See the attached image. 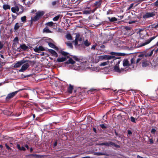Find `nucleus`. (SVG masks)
Listing matches in <instances>:
<instances>
[{"label": "nucleus", "mask_w": 158, "mask_h": 158, "mask_svg": "<svg viewBox=\"0 0 158 158\" xmlns=\"http://www.w3.org/2000/svg\"><path fill=\"white\" fill-rule=\"evenodd\" d=\"M110 54L112 55H107L106 60H109L112 59L113 61L115 57V56L113 55H114L116 56H123L126 55L124 53L116 52H111L110 53Z\"/></svg>", "instance_id": "obj_1"}, {"label": "nucleus", "mask_w": 158, "mask_h": 158, "mask_svg": "<svg viewBox=\"0 0 158 158\" xmlns=\"http://www.w3.org/2000/svg\"><path fill=\"white\" fill-rule=\"evenodd\" d=\"M21 90V89H19V90L8 94L5 99L6 102H9L11 99L14 97Z\"/></svg>", "instance_id": "obj_2"}, {"label": "nucleus", "mask_w": 158, "mask_h": 158, "mask_svg": "<svg viewBox=\"0 0 158 158\" xmlns=\"http://www.w3.org/2000/svg\"><path fill=\"white\" fill-rule=\"evenodd\" d=\"M99 145L103 146L106 145L107 146H114L117 148H119L120 146L118 145L115 144L113 142L111 141H109L106 142L102 143L99 144Z\"/></svg>", "instance_id": "obj_3"}, {"label": "nucleus", "mask_w": 158, "mask_h": 158, "mask_svg": "<svg viewBox=\"0 0 158 158\" xmlns=\"http://www.w3.org/2000/svg\"><path fill=\"white\" fill-rule=\"evenodd\" d=\"M156 12L153 11L152 12H147L143 16V19H147L148 18L153 17L156 14Z\"/></svg>", "instance_id": "obj_4"}, {"label": "nucleus", "mask_w": 158, "mask_h": 158, "mask_svg": "<svg viewBox=\"0 0 158 158\" xmlns=\"http://www.w3.org/2000/svg\"><path fill=\"white\" fill-rule=\"evenodd\" d=\"M21 49H22L23 51L28 50V47L25 44H20V47L17 48V51L19 52H20L21 51Z\"/></svg>", "instance_id": "obj_5"}, {"label": "nucleus", "mask_w": 158, "mask_h": 158, "mask_svg": "<svg viewBox=\"0 0 158 158\" xmlns=\"http://www.w3.org/2000/svg\"><path fill=\"white\" fill-rule=\"evenodd\" d=\"M27 62V61L26 60H22L20 61H18L16 63H15L14 64V65L13 67L14 68H19L21 65H22L24 63H26Z\"/></svg>", "instance_id": "obj_6"}, {"label": "nucleus", "mask_w": 158, "mask_h": 158, "mask_svg": "<svg viewBox=\"0 0 158 158\" xmlns=\"http://www.w3.org/2000/svg\"><path fill=\"white\" fill-rule=\"evenodd\" d=\"M101 4L102 1L101 0H98L95 2L93 4V6L95 7L94 9H95L96 10L97 8H100Z\"/></svg>", "instance_id": "obj_7"}, {"label": "nucleus", "mask_w": 158, "mask_h": 158, "mask_svg": "<svg viewBox=\"0 0 158 158\" xmlns=\"http://www.w3.org/2000/svg\"><path fill=\"white\" fill-rule=\"evenodd\" d=\"M24 64L22 66L21 69L19 70V72H24L29 67V64L28 63Z\"/></svg>", "instance_id": "obj_8"}, {"label": "nucleus", "mask_w": 158, "mask_h": 158, "mask_svg": "<svg viewBox=\"0 0 158 158\" xmlns=\"http://www.w3.org/2000/svg\"><path fill=\"white\" fill-rule=\"evenodd\" d=\"M66 58H69V59L67 61L65 62V64H75V61L73 60L72 58L70 57L69 56H67Z\"/></svg>", "instance_id": "obj_9"}, {"label": "nucleus", "mask_w": 158, "mask_h": 158, "mask_svg": "<svg viewBox=\"0 0 158 158\" xmlns=\"http://www.w3.org/2000/svg\"><path fill=\"white\" fill-rule=\"evenodd\" d=\"M156 36H154L153 37L150 38L148 39L145 42L142 44L141 45V46H143L149 44L152 40H154Z\"/></svg>", "instance_id": "obj_10"}, {"label": "nucleus", "mask_w": 158, "mask_h": 158, "mask_svg": "<svg viewBox=\"0 0 158 158\" xmlns=\"http://www.w3.org/2000/svg\"><path fill=\"white\" fill-rule=\"evenodd\" d=\"M123 65L124 67H129L131 66V64L127 59H125L123 60Z\"/></svg>", "instance_id": "obj_11"}, {"label": "nucleus", "mask_w": 158, "mask_h": 158, "mask_svg": "<svg viewBox=\"0 0 158 158\" xmlns=\"http://www.w3.org/2000/svg\"><path fill=\"white\" fill-rule=\"evenodd\" d=\"M153 51L154 50H152L149 52H148L147 50L144 51L145 52V57H147L151 56L153 53Z\"/></svg>", "instance_id": "obj_12"}, {"label": "nucleus", "mask_w": 158, "mask_h": 158, "mask_svg": "<svg viewBox=\"0 0 158 158\" xmlns=\"http://www.w3.org/2000/svg\"><path fill=\"white\" fill-rule=\"evenodd\" d=\"M48 51L54 56L56 57L58 56V55L55 51L52 49H48Z\"/></svg>", "instance_id": "obj_13"}, {"label": "nucleus", "mask_w": 158, "mask_h": 158, "mask_svg": "<svg viewBox=\"0 0 158 158\" xmlns=\"http://www.w3.org/2000/svg\"><path fill=\"white\" fill-rule=\"evenodd\" d=\"M121 61L120 57H115V59H114V62L115 63H116L115 65H118L120 61Z\"/></svg>", "instance_id": "obj_14"}, {"label": "nucleus", "mask_w": 158, "mask_h": 158, "mask_svg": "<svg viewBox=\"0 0 158 158\" xmlns=\"http://www.w3.org/2000/svg\"><path fill=\"white\" fill-rule=\"evenodd\" d=\"M74 89L73 86L70 84L68 88L67 92L69 94H71L72 93L73 90Z\"/></svg>", "instance_id": "obj_15"}, {"label": "nucleus", "mask_w": 158, "mask_h": 158, "mask_svg": "<svg viewBox=\"0 0 158 158\" xmlns=\"http://www.w3.org/2000/svg\"><path fill=\"white\" fill-rule=\"evenodd\" d=\"M44 13L43 11H38L36 13V15L40 19L44 15Z\"/></svg>", "instance_id": "obj_16"}, {"label": "nucleus", "mask_w": 158, "mask_h": 158, "mask_svg": "<svg viewBox=\"0 0 158 158\" xmlns=\"http://www.w3.org/2000/svg\"><path fill=\"white\" fill-rule=\"evenodd\" d=\"M95 11V9H93L92 10H85L83 12L84 14H89L94 12Z\"/></svg>", "instance_id": "obj_17"}, {"label": "nucleus", "mask_w": 158, "mask_h": 158, "mask_svg": "<svg viewBox=\"0 0 158 158\" xmlns=\"http://www.w3.org/2000/svg\"><path fill=\"white\" fill-rule=\"evenodd\" d=\"M48 44L49 46L52 48H54L56 50H58V48L53 44L51 42H49L48 43Z\"/></svg>", "instance_id": "obj_18"}, {"label": "nucleus", "mask_w": 158, "mask_h": 158, "mask_svg": "<svg viewBox=\"0 0 158 158\" xmlns=\"http://www.w3.org/2000/svg\"><path fill=\"white\" fill-rule=\"evenodd\" d=\"M66 57H62L61 58H58L56 60V61L58 62H61L64 61L66 60Z\"/></svg>", "instance_id": "obj_19"}, {"label": "nucleus", "mask_w": 158, "mask_h": 158, "mask_svg": "<svg viewBox=\"0 0 158 158\" xmlns=\"http://www.w3.org/2000/svg\"><path fill=\"white\" fill-rule=\"evenodd\" d=\"M11 11L14 13L16 12V11L18 12L19 10V7L17 6H15V7H13L11 8Z\"/></svg>", "instance_id": "obj_20"}, {"label": "nucleus", "mask_w": 158, "mask_h": 158, "mask_svg": "<svg viewBox=\"0 0 158 158\" xmlns=\"http://www.w3.org/2000/svg\"><path fill=\"white\" fill-rule=\"evenodd\" d=\"M114 71L115 72L118 73H120L121 72V70L119 68V65H115L114 67Z\"/></svg>", "instance_id": "obj_21"}, {"label": "nucleus", "mask_w": 158, "mask_h": 158, "mask_svg": "<svg viewBox=\"0 0 158 158\" xmlns=\"http://www.w3.org/2000/svg\"><path fill=\"white\" fill-rule=\"evenodd\" d=\"M17 148L20 151H25L26 150V148L22 146L21 147L20 145L19 144H17Z\"/></svg>", "instance_id": "obj_22"}, {"label": "nucleus", "mask_w": 158, "mask_h": 158, "mask_svg": "<svg viewBox=\"0 0 158 158\" xmlns=\"http://www.w3.org/2000/svg\"><path fill=\"white\" fill-rule=\"evenodd\" d=\"M43 32L44 33H50L52 32V31L49 29L48 27H46L44 29Z\"/></svg>", "instance_id": "obj_23"}, {"label": "nucleus", "mask_w": 158, "mask_h": 158, "mask_svg": "<svg viewBox=\"0 0 158 158\" xmlns=\"http://www.w3.org/2000/svg\"><path fill=\"white\" fill-rule=\"evenodd\" d=\"M52 4L54 6H57L59 4V1L58 0L53 1L52 2Z\"/></svg>", "instance_id": "obj_24"}, {"label": "nucleus", "mask_w": 158, "mask_h": 158, "mask_svg": "<svg viewBox=\"0 0 158 158\" xmlns=\"http://www.w3.org/2000/svg\"><path fill=\"white\" fill-rule=\"evenodd\" d=\"M30 156L35 158H41L43 156L42 155L36 154H32L30 155Z\"/></svg>", "instance_id": "obj_25"}, {"label": "nucleus", "mask_w": 158, "mask_h": 158, "mask_svg": "<svg viewBox=\"0 0 158 158\" xmlns=\"http://www.w3.org/2000/svg\"><path fill=\"white\" fill-rule=\"evenodd\" d=\"M3 113L4 114L7 115H11L12 113L7 110H4L3 111Z\"/></svg>", "instance_id": "obj_26"}, {"label": "nucleus", "mask_w": 158, "mask_h": 158, "mask_svg": "<svg viewBox=\"0 0 158 158\" xmlns=\"http://www.w3.org/2000/svg\"><path fill=\"white\" fill-rule=\"evenodd\" d=\"M3 8L4 10H6L7 9H10V6L8 4H4L3 6Z\"/></svg>", "instance_id": "obj_27"}, {"label": "nucleus", "mask_w": 158, "mask_h": 158, "mask_svg": "<svg viewBox=\"0 0 158 158\" xmlns=\"http://www.w3.org/2000/svg\"><path fill=\"white\" fill-rule=\"evenodd\" d=\"M65 43L69 47V48L71 49L73 48V47L72 43L70 41H68L66 42Z\"/></svg>", "instance_id": "obj_28"}, {"label": "nucleus", "mask_w": 158, "mask_h": 158, "mask_svg": "<svg viewBox=\"0 0 158 158\" xmlns=\"http://www.w3.org/2000/svg\"><path fill=\"white\" fill-rule=\"evenodd\" d=\"M110 22H113L117 21V19L115 17H112L110 18V17L108 18Z\"/></svg>", "instance_id": "obj_29"}, {"label": "nucleus", "mask_w": 158, "mask_h": 158, "mask_svg": "<svg viewBox=\"0 0 158 158\" xmlns=\"http://www.w3.org/2000/svg\"><path fill=\"white\" fill-rule=\"evenodd\" d=\"M91 44V43L89 42L88 40H85L84 42V44L86 47L89 46Z\"/></svg>", "instance_id": "obj_30"}, {"label": "nucleus", "mask_w": 158, "mask_h": 158, "mask_svg": "<svg viewBox=\"0 0 158 158\" xmlns=\"http://www.w3.org/2000/svg\"><path fill=\"white\" fill-rule=\"evenodd\" d=\"M66 38L68 40H72V37L71 35L70 34H67L66 35Z\"/></svg>", "instance_id": "obj_31"}, {"label": "nucleus", "mask_w": 158, "mask_h": 158, "mask_svg": "<svg viewBox=\"0 0 158 158\" xmlns=\"http://www.w3.org/2000/svg\"><path fill=\"white\" fill-rule=\"evenodd\" d=\"M107 55H102L99 56V59L101 60L107 59Z\"/></svg>", "instance_id": "obj_32"}, {"label": "nucleus", "mask_w": 158, "mask_h": 158, "mask_svg": "<svg viewBox=\"0 0 158 158\" xmlns=\"http://www.w3.org/2000/svg\"><path fill=\"white\" fill-rule=\"evenodd\" d=\"M60 52L64 56H67L69 54V53L62 50H60Z\"/></svg>", "instance_id": "obj_33"}, {"label": "nucleus", "mask_w": 158, "mask_h": 158, "mask_svg": "<svg viewBox=\"0 0 158 158\" xmlns=\"http://www.w3.org/2000/svg\"><path fill=\"white\" fill-rule=\"evenodd\" d=\"M61 15H57V16H56L54 17L53 18V20L54 21H57L59 19Z\"/></svg>", "instance_id": "obj_34"}, {"label": "nucleus", "mask_w": 158, "mask_h": 158, "mask_svg": "<svg viewBox=\"0 0 158 158\" xmlns=\"http://www.w3.org/2000/svg\"><path fill=\"white\" fill-rule=\"evenodd\" d=\"M39 18L36 15L34 17L31 18V21L35 22L37 21Z\"/></svg>", "instance_id": "obj_35"}, {"label": "nucleus", "mask_w": 158, "mask_h": 158, "mask_svg": "<svg viewBox=\"0 0 158 158\" xmlns=\"http://www.w3.org/2000/svg\"><path fill=\"white\" fill-rule=\"evenodd\" d=\"M149 64L148 63L147 61H144L142 62V65L143 67H146Z\"/></svg>", "instance_id": "obj_36"}, {"label": "nucleus", "mask_w": 158, "mask_h": 158, "mask_svg": "<svg viewBox=\"0 0 158 158\" xmlns=\"http://www.w3.org/2000/svg\"><path fill=\"white\" fill-rule=\"evenodd\" d=\"M19 27L20 26L19 25V23H16L14 26V30L15 31L17 30L19 28Z\"/></svg>", "instance_id": "obj_37"}, {"label": "nucleus", "mask_w": 158, "mask_h": 158, "mask_svg": "<svg viewBox=\"0 0 158 158\" xmlns=\"http://www.w3.org/2000/svg\"><path fill=\"white\" fill-rule=\"evenodd\" d=\"M53 24L54 23L52 21L48 22V23H46L45 24V25L50 27L52 26Z\"/></svg>", "instance_id": "obj_38"}, {"label": "nucleus", "mask_w": 158, "mask_h": 158, "mask_svg": "<svg viewBox=\"0 0 158 158\" xmlns=\"http://www.w3.org/2000/svg\"><path fill=\"white\" fill-rule=\"evenodd\" d=\"M144 56H145V52L144 51L141 52L140 54L138 56V57L142 58Z\"/></svg>", "instance_id": "obj_39"}, {"label": "nucleus", "mask_w": 158, "mask_h": 158, "mask_svg": "<svg viewBox=\"0 0 158 158\" xmlns=\"http://www.w3.org/2000/svg\"><path fill=\"white\" fill-rule=\"evenodd\" d=\"M70 56H71L76 61H80V59L77 57V56H72L71 55H69Z\"/></svg>", "instance_id": "obj_40"}, {"label": "nucleus", "mask_w": 158, "mask_h": 158, "mask_svg": "<svg viewBox=\"0 0 158 158\" xmlns=\"http://www.w3.org/2000/svg\"><path fill=\"white\" fill-rule=\"evenodd\" d=\"M94 154L95 155L97 156L106 155L105 153L100 152H95Z\"/></svg>", "instance_id": "obj_41"}, {"label": "nucleus", "mask_w": 158, "mask_h": 158, "mask_svg": "<svg viewBox=\"0 0 158 158\" xmlns=\"http://www.w3.org/2000/svg\"><path fill=\"white\" fill-rule=\"evenodd\" d=\"M135 58L133 57L131 60V65L135 64Z\"/></svg>", "instance_id": "obj_42"}, {"label": "nucleus", "mask_w": 158, "mask_h": 158, "mask_svg": "<svg viewBox=\"0 0 158 158\" xmlns=\"http://www.w3.org/2000/svg\"><path fill=\"white\" fill-rule=\"evenodd\" d=\"M38 49L39 52L41 51H44L45 50L44 48L42 46H40L38 47Z\"/></svg>", "instance_id": "obj_43"}, {"label": "nucleus", "mask_w": 158, "mask_h": 158, "mask_svg": "<svg viewBox=\"0 0 158 158\" xmlns=\"http://www.w3.org/2000/svg\"><path fill=\"white\" fill-rule=\"evenodd\" d=\"M133 5H134V3H132L131 4H130V6L127 7V11L131 9L132 8V7H133Z\"/></svg>", "instance_id": "obj_44"}, {"label": "nucleus", "mask_w": 158, "mask_h": 158, "mask_svg": "<svg viewBox=\"0 0 158 158\" xmlns=\"http://www.w3.org/2000/svg\"><path fill=\"white\" fill-rule=\"evenodd\" d=\"M96 89H91L89 90L88 91V93H91L93 94L94 93V91L96 90Z\"/></svg>", "instance_id": "obj_45"}, {"label": "nucleus", "mask_w": 158, "mask_h": 158, "mask_svg": "<svg viewBox=\"0 0 158 158\" xmlns=\"http://www.w3.org/2000/svg\"><path fill=\"white\" fill-rule=\"evenodd\" d=\"M131 121L133 123H136L135 118L133 116L131 117Z\"/></svg>", "instance_id": "obj_46"}, {"label": "nucleus", "mask_w": 158, "mask_h": 158, "mask_svg": "<svg viewBox=\"0 0 158 158\" xmlns=\"http://www.w3.org/2000/svg\"><path fill=\"white\" fill-rule=\"evenodd\" d=\"M100 126L103 129H105L107 128L106 126L103 124H100Z\"/></svg>", "instance_id": "obj_47"}, {"label": "nucleus", "mask_w": 158, "mask_h": 158, "mask_svg": "<svg viewBox=\"0 0 158 158\" xmlns=\"http://www.w3.org/2000/svg\"><path fill=\"white\" fill-rule=\"evenodd\" d=\"M26 20V17L25 16H23L21 18V20L22 22H25Z\"/></svg>", "instance_id": "obj_48"}, {"label": "nucleus", "mask_w": 158, "mask_h": 158, "mask_svg": "<svg viewBox=\"0 0 158 158\" xmlns=\"http://www.w3.org/2000/svg\"><path fill=\"white\" fill-rule=\"evenodd\" d=\"M27 62H28L31 65H34L35 63V61H31V60H26Z\"/></svg>", "instance_id": "obj_49"}, {"label": "nucleus", "mask_w": 158, "mask_h": 158, "mask_svg": "<svg viewBox=\"0 0 158 158\" xmlns=\"http://www.w3.org/2000/svg\"><path fill=\"white\" fill-rule=\"evenodd\" d=\"M31 76V74H29V75H24V74H22V77L23 78H25L26 77H30Z\"/></svg>", "instance_id": "obj_50"}, {"label": "nucleus", "mask_w": 158, "mask_h": 158, "mask_svg": "<svg viewBox=\"0 0 158 158\" xmlns=\"http://www.w3.org/2000/svg\"><path fill=\"white\" fill-rule=\"evenodd\" d=\"M113 13V11L111 10H109L106 12V14L108 15Z\"/></svg>", "instance_id": "obj_51"}, {"label": "nucleus", "mask_w": 158, "mask_h": 158, "mask_svg": "<svg viewBox=\"0 0 158 158\" xmlns=\"http://www.w3.org/2000/svg\"><path fill=\"white\" fill-rule=\"evenodd\" d=\"M5 146L6 147V148L8 150H11V148L9 147V145H8L7 143L5 144Z\"/></svg>", "instance_id": "obj_52"}, {"label": "nucleus", "mask_w": 158, "mask_h": 158, "mask_svg": "<svg viewBox=\"0 0 158 158\" xmlns=\"http://www.w3.org/2000/svg\"><path fill=\"white\" fill-rule=\"evenodd\" d=\"M97 44L96 43H95L94 45H93L92 46V47L91 48V49L92 50H95L96 47L97 46Z\"/></svg>", "instance_id": "obj_53"}, {"label": "nucleus", "mask_w": 158, "mask_h": 158, "mask_svg": "<svg viewBox=\"0 0 158 158\" xmlns=\"http://www.w3.org/2000/svg\"><path fill=\"white\" fill-rule=\"evenodd\" d=\"M79 40V41H81V38L79 40H77V39H75V45H77L78 44V40Z\"/></svg>", "instance_id": "obj_54"}, {"label": "nucleus", "mask_w": 158, "mask_h": 158, "mask_svg": "<svg viewBox=\"0 0 158 158\" xmlns=\"http://www.w3.org/2000/svg\"><path fill=\"white\" fill-rule=\"evenodd\" d=\"M107 64V63L106 62H103V63H101L100 64V65L101 66H104L105 65H106Z\"/></svg>", "instance_id": "obj_55"}, {"label": "nucleus", "mask_w": 158, "mask_h": 158, "mask_svg": "<svg viewBox=\"0 0 158 158\" xmlns=\"http://www.w3.org/2000/svg\"><path fill=\"white\" fill-rule=\"evenodd\" d=\"M80 34L79 33H76V36L75 37V39H77L79 40V38L80 37Z\"/></svg>", "instance_id": "obj_56"}, {"label": "nucleus", "mask_w": 158, "mask_h": 158, "mask_svg": "<svg viewBox=\"0 0 158 158\" xmlns=\"http://www.w3.org/2000/svg\"><path fill=\"white\" fill-rule=\"evenodd\" d=\"M142 58H140L139 57V58H138L136 60V64H137V65L138 64L139 62L142 60Z\"/></svg>", "instance_id": "obj_57"}, {"label": "nucleus", "mask_w": 158, "mask_h": 158, "mask_svg": "<svg viewBox=\"0 0 158 158\" xmlns=\"http://www.w3.org/2000/svg\"><path fill=\"white\" fill-rule=\"evenodd\" d=\"M34 51L38 53H39L40 52L39 51V50L38 49V48H37V47H36L34 49Z\"/></svg>", "instance_id": "obj_58"}, {"label": "nucleus", "mask_w": 158, "mask_h": 158, "mask_svg": "<svg viewBox=\"0 0 158 158\" xmlns=\"http://www.w3.org/2000/svg\"><path fill=\"white\" fill-rule=\"evenodd\" d=\"M156 131V130L154 128L152 129L151 130V133H152L153 134H154L155 133Z\"/></svg>", "instance_id": "obj_59"}, {"label": "nucleus", "mask_w": 158, "mask_h": 158, "mask_svg": "<svg viewBox=\"0 0 158 158\" xmlns=\"http://www.w3.org/2000/svg\"><path fill=\"white\" fill-rule=\"evenodd\" d=\"M3 44L1 41H0V49H1L3 48Z\"/></svg>", "instance_id": "obj_60"}, {"label": "nucleus", "mask_w": 158, "mask_h": 158, "mask_svg": "<svg viewBox=\"0 0 158 158\" xmlns=\"http://www.w3.org/2000/svg\"><path fill=\"white\" fill-rule=\"evenodd\" d=\"M23 97L27 98H29V95L27 94H25L24 95Z\"/></svg>", "instance_id": "obj_61"}, {"label": "nucleus", "mask_w": 158, "mask_h": 158, "mask_svg": "<svg viewBox=\"0 0 158 158\" xmlns=\"http://www.w3.org/2000/svg\"><path fill=\"white\" fill-rule=\"evenodd\" d=\"M127 134L129 135H131L132 134L131 131L130 130H127Z\"/></svg>", "instance_id": "obj_62"}, {"label": "nucleus", "mask_w": 158, "mask_h": 158, "mask_svg": "<svg viewBox=\"0 0 158 158\" xmlns=\"http://www.w3.org/2000/svg\"><path fill=\"white\" fill-rule=\"evenodd\" d=\"M149 141L150 143V144H152L153 143V141L152 139H149Z\"/></svg>", "instance_id": "obj_63"}, {"label": "nucleus", "mask_w": 158, "mask_h": 158, "mask_svg": "<svg viewBox=\"0 0 158 158\" xmlns=\"http://www.w3.org/2000/svg\"><path fill=\"white\" fill-rule=\"evenodd\" d=\"M155 5L156 6H158V0H157L156 2H155Z\"/></svg>", "instance_id": "obj_64"}]
</instances>
